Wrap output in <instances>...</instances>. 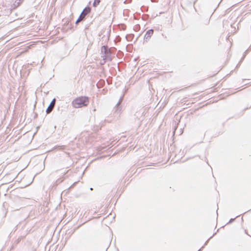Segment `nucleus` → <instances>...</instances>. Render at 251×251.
<instances>
[{"instance_id":"f03ea898","label":"nucleus","mask_w":251,"mask_h":251,"mask_svg":"<svg viewBox=\"0 0 251 251\" xmlns=\"http://www.w3.org/2000/svg\"><path fill=\"white\" fill-rule=\"evenodd\" d=\"M55 99H53L46 110V112L49 114L51 112L55 104Z\"/></svg>"},{"instance_id":"20e7f679","label":"nucleus","mask_w":251,"mask_h":251,"mask_svg":"<svg viewBox=\"0 0 251 251\" xmlns=\"http://www.w3.org/2000/svg\"><path fill=\"white\" fill-rule=\"evenodd\" d=\"M153 33V30L152 29L149 30L147 31L145 35V38L146 39L150 38Z\"/></svg>"},{"instance_id":"39448f33","label":"nucleus","mask_w":251,"mask_h":251,"mask_svg":"<svg viewBox=\"0 0 251 251\" xmlns=\"http://www.w3.org/2000/svg\"><path fill=\"white\" fill-rule=\"evenodd\" d=\"M85 16H84V15H83L81 13L79 18H78V19L76 21V23H77L81 21L85 18Z\"/></svg>"},{"instance_id":"0eeeda50","label":"nucleus","mask_w":251,"mask_h":251,"mask_svg":"<svg viewBox=\"0 0 251 251\" xmlns=\"http://www.w3.org/2000/svg\"><path fill=\"white\" fill-rule=\"evenodd\" d=\"M62 181V179L61 178H60L59 179H58L56 182H55V185H57L58 184H59V183H60Z\"/></svg>"},{"instance_id":"7ed1b4c3","label":"nucleus","mask_w":251,"mask_h":251,"mask_svg":"<svg viewBox=\"0 0 251 251\" xmlns=\"http://www.w3.org/2000/svg\"><path fill=\"white\" fill-rule=\"evenodd\" d=\"M90 12H91V8L90 7L87 6L83 9V10L81 13L83 15H84V16H86Z\"/></svg>"},{"instance_id":"423d86ee","label":"nucleus","mask_w":251,"mask_h":251,"mask_svg":"<svg viewBox=\"0 0 251 251\" xmlns=\"http://www.w3.org/2000/svg\"><path fill=\"white\" fill-rule=\"evenodd\" d=\"M101 0H94L93 2V6L97 7L100 3Z\"/></svg>"},{"instance_id":"f257e3e1","label":"nucleus","mask_w":251,"mask_h":251,"mask_svg":"<svg viewBox=\"0 0 251 251\" xmlns=\"http://www.w3.org/2000/svg\"><path fill=\"white\" fill-rule=\"evenodd\" d=\"M89 102V99L87 97L81 96L75 98L72 102L73 106L75 108H81L86 106Z\"/></svg>"}]
</instances>
